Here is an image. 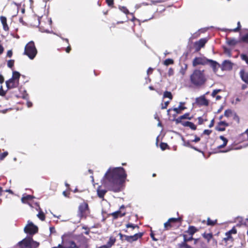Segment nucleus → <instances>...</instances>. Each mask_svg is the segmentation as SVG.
I'll return each instance as SVG.
<instances>
[{
  "mask_svg": "<svg viewBox=\"0 0 248 248\" xmlns=\"http://www.w3.org/2000/svg\"><path fill=\"white\" fill-rule=\"evenodd\" d=\"M58 247L60 248H78L76 243L73 241H70L69 242V245L67 247H62L61 244H59Z\"/></svg>",
  "mask_w": 248,
  "mask_h": 248,
  "instance_id": "obj_24",
  "label": "nucleus"
},
{
  "mask_svg": "<svg viewBox=\"0 0 248 248\" xmlns=\"http://www.w3.org/2000/svg\"><path fill=\"white\" fill-rule=\"evenodd\" d=\"M198 231L197 229L193 226H190L188 227V230L187 231V232L189 233L191 236H193V235Z\"/></svg>",
  "mask_w": 248,
  "mask_h": 248,
  "instance_id": "obj_22",
  "label": "nucleus"
},
{
  "mask_svg": "<svg viewBox=\"0 0 248 248\" xmlns=\"http://www.w3.org/2000/svg\"><path fill=\"white\" fill-rule=\"evenodd\" d=\"M150 236L152 238V239H153V240L155 241H156L157 240V239H156L155 237L154 234L153 233V232H152L150 233Z\"/></svg>",
  "mask_w": 248,
  "mask_h": 248,
  "instance_id": "obj_59",
  "label": "nucleus"
},
{
  "mask_svg": "<svg viewBox=\"0 0 248 248\" xmlns=\"http://www.w3.org/2000/svg\"><path fill=\"white\" fill-rule=\"evenodd\" d=\"M182 124L184 126H187L190 127L191 129L195 130L196 129V126L192 122H185L183 123H182Z\"/></svg>",
  "mask_w": 248,
  "mask_h": 248,
  "instance_id": "obj_20",
  "label": "nucleus"
},
{
  "mask_svg": "<svg viewBox=\"0 0 248 248\" xmlns=\"http://www.w3.org/2000/svg\"><path fill=\"white\" fill-rule=\"evenodd\" d=\"M164 98H169L170 100L172 99V95L170 92L165 91L163 94Z\"/></svg>",
  "mask_w": 248,
  "mask_h": 248,
  "instance_id": "obj_30",
  "label": "nucleus"
},
{
  "mask_svg": "<svg viewBox=\"0 0 248 248\" xmlns=\"http://www.w3.org/2000/svg\"><path fill=\"white\" fill-rule=\"evenodd\" d=\"M8 155V152H5L0 154V160H3Z\"/></svg>",
  "mask_w": 248,
  "mask_h": 248,
  "instance_id": "obj_44",
  "label": "nucleus"
},
{
  "mask_svg": "<svg viewBox=\"0 0 248 248\" xmlns=\"http://www.w3.org/2000/svg\"><path fill=\"white\" fill-rule=\"evenodd\" d=\"M232 113V111L231 109L226 110L224 112V116L229 117Z\"/></svg>",
  "mask_w": 248,
  "mask_h": 248,
  "instance_id": "obj_42",
  "label": "nucleus"
},
{
  "mask_svg": "<svg viewBox=\"0 0 248 248\" xmlns=\"http://www.w3.org/2000/svg\"><path fill=\"white\" fill-rule=\"evenodd\" d=\"M207 41V38H203L196 42L194 44V46L196 47V51H199L202 47H203Z\"/></svg>",
  "mask_w": 248,
  "mask_h": 248,
  "instance_id": "obj_10",
  "label": "nucleus"
},
{
  "mask_svg": "<svg viewBox=\"0 0 248 248\" xmlns=\"http://www.w3.org/2000/svg\"><path fill=\"white\" fill-rule=\"evenodd\" d=\"M5 94H6V92L3 90L2 87L1 86L0 88V95L5 96Z\"/></svg>",
  "mask_w": 248,
  "mask_h": 248,
  "instance_id": "obj_51",
  "label": "nucleus"
},
{
  "mask_svg": "<svg viewBox=\"0 0 248 248\" xmlns=\"http://www.w3.org/2000/svg\"><path fill=\"white\" fill-rule=\"evenodd\" d=\"M232 68V63L229 60H225L222 63V69L223 70H230Z\"/></svg>",
  "mask_w": 248,
  "mask_h": 248,
  "instance_id": "obj_13",
  "label": "nucleus"
},
{
  "mask_svg": "<svg viewBox=\"0 0 248 248\" xmlns=\"http://www.w3.org/2000/svg\"><path fill=\"white\" fill-rule=\"evenodd\" d=\"M241 58L242 60L245 61L248 64V57L246 54H242L241 55Z\"/></svg>",
  "mask_w": 248,
  "mask_h": 248,
  "instance_id": "obj_40",
  "label": "nucleus"
},
{
  "mask_svg": "<svg viewBox=\"0 0 248 248\" xmlns=\"http://www.w3.org/2000/svg\"><path fill=\"white\" fill-rule=\"evenodd\" d=\"M169 104V101L165 102L164 104H162L161 108L165 109L167 108L168 105Z\"/></svg>",
  "mask_w": 248,
  "mask_h": 248,
  "instance_id": "obj_49",
  "label": "nucleus"
},
{
  "mask_svg": "<svg viewBox=\"0 0 248 248\" xmlns=\"http://www.w3.org/2000/svg\"><path fill=\"white\" fill-rule=\"evenodd\" d=\"M34 198L33 196L30 195H27L25 196H23L21 199V201L23 203H26V201L28 200H31Z\"/></svg>",
  "mask_w": 248,
  "mask_h": 248,
  "instance_id": "obj_28",
  "label": "nucleus"
},
{
  "mask_svg": "<svg viewBox=\"0 0 248 248\" xmlns=\"http://www.w3.org/2000/svg\"><path fill=\"white\" fill-rule=\"evenodd\" d=\"M160 146L162 150H164L166 149L167 147L168 146V145L167 143H161L160 144Z\"/></svg>",
  "mask_w": 248,
  "mask_h": 248,
  "instance_id": "obj_46",
  "label": "nucleus"
},
{
  "mask_svg": "<svg viewBox=\"0 0 248 248\" xmlns=\"http://www.w3.org/2000/svg\"><path fill=\"white\" fill-rule=\"evenodd\" d=\"M0 19L1 21V22L3 25V28L4 30L5 31H8L9 30V27L8 26V25L7 24V19L4 16H1L0 17Z\"/></svg>",
  "mask_w": 248,
  "mask_h": 248,
  "instance_id": "obj_19",
  "label": "nucleus"
},
{
  "mask_svg": "<svg viewBox=\"0 0 248 248\" xmlns=\"http://www.w3.org/2000/svg\"><path fill=\"white\" fill-rule=\"evenodd\" d=\"M14 64V60H9L7 62V66L9 67L12 68Z\"/></svg>",
  "mask_w": 248,
  "mask_h": 248,
  "instance_id": "obj_41",
  "label": "nucleus"
},
{
  "mask_svg": "<svg viewBox=\"0 0 248 248\" xmlns=\"http://www.w3.org/2000/svg\"><path fill=\"white\" fill-rule=\"evenodd\" d=\"M39 243L32 239V237H27L22 241L19 242L16 247L20 248H37Z\"/></svg>",
  "mask_w": 248,
  "mask_h": 248,
  "instance_id": "obj_3",
  "label": "nucleus"
},
{
  "mask_svg": "<svg viewBox=\"0 0 248 248\" xmlns=\"http://www.w3.org/2000/svg\"><path fill=\"white\" fill-rule=\"evenodd\" d=\"M126 176L127 174L123 167L110 168L105 174L102 184L108 190L119 192Z\"/></svg>",
  "mask_w": 248,
  "mask_h": 248,
  "instance_id": "obj_1",
  "label": "nucleus"
},
{
  "mask_svg": "<svg viewBox=\"0 0 248 248\" xmlns=\"http://www.w3.org/2000/svg\"><path fill=\"white\" fill-rule=\"evenodd\" d=\"M202 236L203 237L206 239L207 240V241L209 242L210 241V240L213 237V235L212 233H204L203 234H202Z\"/></svg>",
  "mask_w": 248,
  "mask_h": 248,
  "instance_id": "obj_32",
  "label": "nucleus"
},
{
  "mask_svg": "<svg viewBox=\"0 0 248 248\" xmlns=\"http://www.w3.org/2000/svg\"><path fill=\"white\" fill-rule=\"evenodd\" d=\"M216 222H217V220L213 221V220H211L210 219V218H208L207 219V224L208 225L213 226L216 224Z\"/></svg>",
  "mask_w": 248,
  "mask_h": 248,
  "instance_id": "obj_38",
  "label": "nucleus"
},
{
  "mask_svg": "<svg viewBox=\"0 0 248 248\" xmlns=\"http://www.w3.org/2000/svg\"><path fill=\"white\" fill-rule=\"evenodd\" d=\"M182 140L183 141L184 146L191 148L192 145L190 144L189 140L186 141L184 138H182Z\"/></svg>",
  "mask_w": 248,
  "mask_h": 248,
  "instance_id": "obj_36",
  "label": "nucleus"
},
{
  "mask_svg": "<svg viewBox=\"0 0 248 248\" xmlns=\"http://www.w3.org/2000/svg\"><path fill=\"white\" fill-rule=\"evenodd\" d=\"M241 40L244 42H247L248 41V33L242 36Z\"/></svg>",
  "mask_w": 248,
  "mask_h": 248,
  "instance_id": "obj_45",
  "label": "nucleus"
},
{
  "mask_svg": "<svg viewBox=\"0 0 248 248\" xmlns=\"http://www.w3.org/2000/svg\"><path fill=\"white\" fill-rule=\"evenodd\" d=\"M189 113H185V114L182 115V116H180V117H179L176 120V121L177 123H182V121L181 120L182 119H188V120H191V117H189Z\"/></svg>",
  "mask_w": 248,
  "mask_h": 248,
  "instance_id": "obj_21",
  "label": "nucleus"
},
{
  "mask_svg": "<svg viewBox=\"0 0 248 248\" xmlns=\"http://www.w3.org/2000/svg\"><path fill=\"white\" fill-rule=\"evenodd\" d=\"M216 129L218 131H224L225 130V127L223 126L220 125L219 124H218L216 127Z\"/></svg>",
  "mask_w": 248,
  "mask_h": 248,
  "instance_id": "obj_37",
  "label": "nucleus"
},
{
  "mask_svg": "<svg viewBox=\"0 0 248 248\" xmlns=\"http://www.w3.org/2000/svg\"><path fill=\"white\" fill-rule=\"evenodd\" d=\"M174 74L173 69L172 68H170L168 71V75L169 76H172Z\"/></svg>",
  "mask_w": 248,
  "mask_h": 248,
  "instance_id": "obj_52",
  "label": "nucleus"
},
{
  "mask_svg": "<svg viewBox=\"0 0 248 248\" xmlns=\"http://www.w3.org/2000/svg\"><path fill=\"white\" fill-rule=\"evenodd\" d=\"M20 76V74L17 71H14L13 72V76L11 78L14 80L18 81L19 82V79Z\"/></svg>",
  "mask_w": 248,
  "mask_h": 248,
  "instance_id": "obj_26",
  "label": "nucleus"
},
{
  "mask_svg": "<svg viewBox=\"0 0 248 248\" xmlns=\"http://www.w3.org/2000/svg\"><path fill=\"white\" fill-rule=\"evenodd\" d=\"M203 120L202 117H200L198 118V124H202L203 123Z\"/></svg>",
  "mask_w": 248,
  "mask_h": 248,
  "instance_id": "obj_58",
  "label": "nucleus"
},
{
  "mask_svg": "<svg viewBox=\"0 0 248 248\" xmlns=\"http://www.w3.org/2000/svg\"><path fill=\"white\" fill-rule=\"evenodd\" d=\"M143 235V233L139 232L136 233L133 235H125L124 240L129 243H132L134 241H137L139 238H141Z\"/></svg>",
  "mask_w": 248,
  "mask_h": 248,
  "instance_id": "obj_8",
  "label": "nucleus"
},
{
  "mask_svg": "<svg viewBox=\"0 0 248 248\" xmlns=\"http://www.w3.org/2000/svg\"><path fill=\"white\" fill-rule=\"evenodd\" d=\"M187 68V64H185L184 67H181V68L180 70V73L182 74V76H184L185 75Z\"/></svg>",
  "mask_w": 248,
  "mask_h": 248,
  "instance_id": "obj_34",
  "label": "nucleus"
},
{
  "mask_svg": "<svg viewBox=\"0 0 248 248\" xmlns=\"http://www.w3.org/2000/svg\"><path fill=\"white\" fill-rule=\"evenodd\" d=\"M221 91V89H216V90H214L212 93V96L213 97H215L216 94L217 93H218L220 92Z\"/></svg>",
  "mask_w": 248,
  "mask_h": 248,
  "instance_id": "obj_43",
  "label": "nucleus"
},
{
  "mask_svg": "<svg viewBox=\"0 0 248 248\" xmlns=\"http://www.w3.org/2000/svg\"><path fill=\"white\" fill-rule=\"evenodd\" d=\"M100 188L101 186H99L97 189V195L100 198L102 199L104 198V195L107 192V190L101 189Z\"/></svg>",
  "mask_w": 248,
  "mask_h": 248,
  "instance_id": "obj_18",
  "label": "nucleus"
},
{
  "mask_svg": "<svg viewBox=\"0 0 248 248\" xmlns=\"http://www.w3.org/2000/svg\"><path fill=\"white\" fill-rule=\"evenodd\" d=\"M209 63L210 66L212 68L213 71L215 73H216L220 65L217 62L212 60L208 59V63Z\"/></svg>",
  "mask_w": 248,
  "mask_h": 248,
  "instance_id": "obj_14",
  "label": "nucleus"
},
{
  "mask_svg": "<svg viewBox=\"0 0 248 248\" xmlns=\"http://www.w3.org/2000/svg\"><path fill=\"white\" fill-rule=\"evenodd\" d=\"M119 235L120 236V238L122 240H124V236L125 235L122 234L121 233H119Z\"/></svg>",
  "mask_w": 248,
  "mask_h": 248,
  "instance_id": "obj_60",
  "label": "nucleus"
},
{
  "mask_svg": "<svg viewBox=\"0 0 248 248\" xmlns=\"http://www.w3.org/2000/svg\"><path fill=\"white\" fill-rule=\"evenodd\" d=\"M12 55H13V52L11 50H9L7 51V57L11 58L12 56Z\"/></svg>",
  "mask_w": 248,
  "mask_h": 248,
  "instance_id": "obj_56",
  "label": "nucleus"
},
{
  "mask_svg": "<svg viewBox=\"0 0 248 248\" xmlns=\"http://www.w3.org/2000/svg\"><path fill=\"white\" fill-rule=\"evenodd\" d=\"M227 43L230 46H234L237 44L238 42L234 38H227Z\"/></svg>",
  "mask_w": 248,
  "mask_h": 248,
  "instance_id": "obj_25",
  "label": "nucleus"
},
{
  "mask_svg": "<svg viewBox=\"0 0 248 248\" xmlns=\"http://www.w3.org/2000/svg\"><path fill=\"white\" fill-rule=\"evenodd\" d=\"M214 119H213V120L211 121L210 124H209V127L210 128H211V127H212L214 126Z\"/></svg>",
  "mask_w": 248,
  "mask_h": 248,
  "instance_id": "obj_62",
  "label": "nucleus"
},
{
  "mask_svg": "<svg viewBox=\"0 0 248 248\" xmlns=\"http://www.w3.org/2000/svg\"><path fill=\"white\" fill-rule=\"evenodd\" d=\"M4 82V78L3 76L0 74V83L2 84Z\"/></svg>",
  "mask_w": 248,
  "mask_h": 248,
  "instance_id": "obj_61",
  "label": "nucleus"
},
{
  "mask_svg": "<svg viewBox=\"0 0 248 248\" xmlns=\"http://www.w3.org/2000/svg\"><path fill=\"white\" fill-rule=\"evenodd\" d=\"M190 81L192 85L196 87L203 85L206 81L204 70H194L190 76Z\"/></svg>",
  "mask_w": 248,
  "mask_h": 248,
  "instance_id": "obj_2",
  "label": "nucleus"
},
{
  "mask_svg": "<svg viewBox=\"0 0 248 248\" xmlns=\"http://www.w3.org/2000/svg\"><path fill=\"white\" fill-rule=\"evenodd\" d=\"M239 74L242 80L248 85V73L242 69L240 70Z\"/></svg>",
  "mask_w": 248,
  "mask_h": 248,
  "instance_id": "obj_15",
  "label": "nucleus"
},
{
  "mask_svg": "<svg viewBox=\"0 0 248 248\" xmlns=\"http://www.w3.org/2000/svg\"><path fill=\"white\" fill-rule=\"evenodd\" d=\"M237 25H238L237 27V28H235V29H234L233 30V31H234V32H237V31H239L240 30V27H241V26H240V22H238L237 23Z\"/></svg>",
  "mask_w": 248,
  "mask_h": 248,
  "instance_id": "obj_50",
  "label": "nucleus"
},
{
  "mask_svg": "<svg viewBox=\"0 0 248 248\" xmlns=\"http://www.w3.org/2000/svg\"><path fill=\"white\" fill-rule=\"evenodd\" d=\"M179 219V218H170L168 219V220L165 222L164 224V230H169L172 227V223H175L178 221Z\"/></svg>",
  "mask_w": 248,
  "mask_h": 248,
  "instance_id": "obj_9",
  "label": "nucleus"
},
{
  "mask_svg": "<svg viewBox=\"0 0 248 248\" xmlns=\"http://www.w3.org/2000/svg\"><path fill=\"white\" fill-rule=\"evenodd\" d=\"M236 232H236V229L233 228L232 230H230L229 231L227 232H229V234L232 235V233H234V234L236 233Z\"/></svg>",
  "mask_w": 248,
  "mask_h": 248,
  "instance_id": "obj_55",
  "label": "nucleus"
},
{
  "mask_svg": "<svg viewBox=\"0 0 248 248\" xmlns=\"http://www.w3.org/2000/svg\"><path fill=\"white\" fill-rule=\"evenodd\" d=\"M119 9L126 15L129 13L128 10L124 6H120Z\"/></svg>",
  "mask_w": 248,
  "mask_h": 248,
  "instance_id": "obj_35",
  "label": "nucleus"
},
{
  "mask_svg": "<svg viewBox=\"0 0 248 248\" xmlns=\"http://www.w3.org/2000/svg\"><path fill=\"white\" fill-rule=\"evenodd\" d=\"M38 227L34 225L32 222L28 221V224L24 228V232L26 233L33 235L38 232Z\"/></svg>",
  "mask_w": 248,
  "mask_h": 248,
  "instance_id": "obj_5",
  "label": "nucleus"
},
{
  "mask_svg": "<svg viewBox=\"0 0 248 248\" xmlns=\"http://www.w3.org/2000/svg\"><path fill=\"white\" fill-rule=\"evenodd\" d=\"M219 139L223 140V143H225V141H226V144H227L228 140L226 138H225L223 136H220L219 137Z\"/></svg>",
  "mask_w": 248,
  "mask_h": 248,
  "instance_id": "obj_54",
  "label": "nucleus"
},
{
  "mask_svg": "<svg viewBox=\"0 0 248 248\" xmlns=\"http://www.w3.org/2000/svg\"><path fill=\"white\" fill-rule=\"evenodd\" d=\"M173 63H174L173 60L171 59H167L165 60L163 62L164 64L166 66H168L170 64H173Z\"/></svg>",
  "mask_w": 248,
  "mask_h": 248,
  "instance_id": "obj_31",
  "label": "nucleus"
},
{
  "mask_svg": "<svg viewBox=\"0 0 248 248\" xmlns=\"http://www.w3.org/2000/svg\"><path fill=\"white\" fill-rule=\"evenodd\" d=\"M106 3L109 6H112L114 4L113 0H106Z\"/></svg>",
  "mask_w": 248,
  "mask_h": 248,
  "instance_id": "obj_47",
  "label": "nucleus"
},
{
  "mask_svg": "<svg viewBox=\"0 0 248 248\" xmlns=\"http://www.w3.org/2000/svg\"><path fill=\"white\" fill-rule=\"evenodd\" d=\"M196 103L200 106H207L209 105V102L204 95L197 97L196 99Z\"/></svg>",
  "mask_w": 248,
  "mask_h": 248,
  "instance_id": "obj_12",
  "label": "nucleus"
},
{
  "mask_svg": "<svg viewBox=\"0 0 248 248\" xmlns=\"http://www.w3.org/2000/svg\"><path fill=\"white\" fill-rule=\"evenodd\" d=\"M183 237H184V241L182 243H186L187 242L190 241L194 239L192 236H191L188 237L186 234H183Z\"/></svg>",
  "mask_w": 248,
  "mask_h": 248,
  "instance_id": "obj_29",
  "label": "nucleus"
},
{
  "mask_svg": "<svg viewBox=\"0 0 248 248\" xmlns=\"http://www.w3.org/2000/svg\"><path fill=\"white\" fill-rule=\"evenodd\" d=\"M126 228H132L133 229L137 228H139V226L137 225H135L132 223H128L126 225Z\"/></svg>",
  "mask_w": 248,
  "mask_h": 248,
  "instance_id": "obj_39",
  "label": "nucleus"
},
{
  "mask_svg": "<svg viewBox=\"0 0 248 248\" xmlns=\"http://www.w3.org/2000/svg\"><path fill=\"white\" fill-rule=\"evenodd\" d=\"M212 132L211 130L205 129L203 131V134L204 135H209Z\"/></svg>",
  "mask_w": 248,
  "mask_h": 248,
  "instance_id": "obj_53",
  "label": "nucleus"
},
{
  "mask_svg": "<svg viewBox=\"0 0 248 248\" xmlns=\"http://www.w3.org/2000/svg\"><path fill=\"white\" fill-rule=\"evenodd\" d=\"M185 104L184 102H180V105L178 108H174L173 110L177 113L179 114L181 112V111L186 108V107L183 106Z\"/></svg>",
  "mask_w": 248,
  "mask_h": 248,
  "instance_id": "obj_16",
  "label": "nucleus"
},
{
  "mask_svg": "<svg viewBox=\"0 0 248 248\" xmlns=\"http://www.w3.org/2000/svg\"><path fill=\"white\" fill-rule=\"evenodd\" d=\"M89 209L88 205L87 203L83 202L80 204L78 207V215L80 217L85 216L86 212Z\"/></svg>",
  "mask_w": 248,
  "mask_h": 248,
  "instance_id": "obj_7",
  "label": "nucleus"
},
{
  "mask_svg": "<svg viewBox=\"0 0 248 248\" xmlns=\"http://www.w3.org/2000/svg\"><path fill=\"white\" fill-rule=\"evenodd\" d=\"M115 242H116L115 238L113 236H111L109 238V240L107 242L106 245L108 248H110L114 244Z\"/></svg>",
  "mask_w": 248,
  "mask_h": 248,
  "instance_id": "obj_23",
  "label": "nucleus"
},
{
  "mask_svg": "<svg viewBox=\"0 0 248 248\" xmlns=\"http://www.w3.org/2000/svg\"><path fill=\"white\" fill-rule=\"evenodd\" d=\"M200 140V138L198 137H197V136H195V138L192 140L191 141L192 142H197L198 141H199Z\"/></svg>",
  "mask_w": 248,
  "mask_h": 248,
  "instance_id": "obj_57",
  "label": "nucleus"
},
{
  "mask_svg": "<svg viewBox=\"0 0 248 248\" xmlns=\"http://www.w3.org/2000/svg\"><path fill=\"white\" fill-rule=\"evenodd\" d=\"M226 237L224 238L223 241H225L227 243L228 241H230L231 242H232L233 239L232 235L229 234V232L225 233Z\"/></svg>",
  "mask_w": 248,
  "mask_h": 248,
  "instance_id": "obj_27",
  "label": "nucleus"
},
{
  "mask_svg": "<svg viewBox=\"0 0 248 248\" xmlns=\"http://www.w3.org/2000/svg\"><path fill=\"white\" fill-rule=\"evenodd\" d=\"M208 59L205 57H195L192 61V65L196 67L198 65H204L208 64Z\"/></svg>",
  "mask_w": 248,
  "mask_h": 248,
  "instance_id": "obj_6",
  "label": "nucleus"
},
{
  "mask_svg": "<svg viewBox=\"0 0 248 248\" xmlns=\"http://www.w3.org/2000/svg\"><path fill=\"white\" fill-rule=\"evenodd\" d=\"M108 248V246H107V245L106 244V245H102V246H101V247H99V248Z\"/></svg>",
  "mask_w": 248,
  "mask_h": 248,
  "instance_id": "obj_64",
  "label": "nucleus"
},
{
  "mask_svg": "<svg viewBox=\"0 0 248 248\" xmlns=\"http://www.w3.org/2000/svg\"><path fill=\"white\" fill-rule=\"evenodd\" d=\"M18 84L19 83L18 81L14 80L12 78L6 81V85L8 89L16 88L18 86Z\"/></svg>",
  "mask_w": 248,
  "mask_h": 248,
  "instance_id": "obj_11",
  "label": "nucleus"
},
{
  "mask_svg": "<svg viewBox=\"0 0 248 248\" xmlns=\"http://www.w3.org/2000/svg\"><path fill=\"white\" fill-rule=\"evenodd\" d=\"M218 124H219L220 125L223 126L225 127L226 126H229V124L228 123H227L226 122H225V121H220Z\"/></svg>",
  "mask_w": 248,
  "mask_h": 248,
  "instance_id": "obj_48",
  "label": "nucleus"
},
{
  "mask_svg": "<svg viewBox=\"0 0 248 248\" xmlns=\"http://www.w3.org/2000/svg\"><path fill=\"white\" fill-rule=\"evenodd\" d=\"M226 145V142L225 141V143H223L222 144H221L220 146H219L218 148H222L224 147Z\"/></svg>",
  "mask_w": 248,
  "mask_h": 248,
  "instance_id": "obj_63",
  "label": "nucleus"
},
{
  "mask_svg": "<svg viewBox=\"0 0 248 248\" xmlns=\"http://www.w3.org/2000/svg\"><path fill=\"white\" fill-rule=\"evenodd\" d=\"M37 49L33 41L30 42L26 45L24 54L28 56L30 59H33L37 54Z\"/></svg>",
  "mask_w": 248,
  "mask_h": 248,
  "instance_id": "obj_4",
  "label": "nucleus"
},
{
  "mask_svg": "<svg viewBox=\"0 0 248 248\" xmlns=\"http://www.w3.org/2000/svg\"><path fill=\"white\" fill-rule=\"evenodd\" d=\"M125 213H122L120 210L117 211L111 214V215L113 217L114 219H117L119 217H122L124 216Z\"/></svg>",
  "mask_w": 248,
  "mask_h": 248,
  "instance_id": "obj_17",
  "label": "nucleus"
},
{
  "mask_svg": "<svg viewBox=\"0 0 248 248\" xmlns=\"http://www.w3.org/2000/svg\"><path fill=\"white\" fill-rule=\"evenodd\" d=\"M38 217L41 220L44 221L45 219V215L42 211H40L37 215Z\"/></svg>",
  "mask_w": 248,
  "mask_h": 248,
  "instance_id": "obj_33",
  "label": "nucleus"
}]
</instances>
